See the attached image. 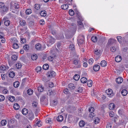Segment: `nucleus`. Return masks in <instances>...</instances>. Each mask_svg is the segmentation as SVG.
I'll return each instance as SVG.
<instances>
[{
    "instance_id": "nucleus-1",
    "label": "nucleus",
    "mask_w": 128,
    "mask_h": 128,
    "mask_svg": "<svg viewBox=\"0 0 128 128\" xmlns=\"http://www.w3.org/2000/svg\"><path fill=\"white\" fill-rule=\"evenodd\" d=\"M77 14V16L80 20V21H77L78 23V25L80 26L79 27V28L80 29L84 28V25L83 23H82V22L83 20V19H82L80 16V14L78 12H77L76 13Z\"/></svg>"
},
{
    "instance_id": "nucleus-2",
    "label": "nucleus",
    "mask_w": 128,
    "mask_h": 128,
    "mask_svg": "<svg viewBox=\"0 0 128 128\" xmlns=\"http://www.w3.org/2000/svg\"><path fill=\"white\" fill-rule=\"evenodd\" d=\"M73 64L74 65V68H80L81 64L80 61L74 59L72 61Z\"/></svg>"
},
{
    "instance_id": "nucleus-3",
    "label": "nucleus",
    "mask_w": 128,
    "mask_h": 128,
    "mask_svg": "<svg viewBox=\"0 0 128 128\" xmlns=\"http://www.w3.org/2000/svg\"><path fill=\"white\" fill-rule=\"evenodd\" d=\"M93 50V52L95 54L94 56L95 55L96 56H98V58H99L101 55V51L99 49V47H97L96 48H94Z\"/></svg>"
},
{
    "instance_id": "nucleus-4",
    "label": "nucleus",
    "mask_w": 128,
    "mask_h": 128,
    "mask_svg": "<svg viewBox=\"0 0 128 128\" xmlns=\"http://www.w3.org/2000/svg\"><path fill=\"white\" fill-rule=\"evenodd\" d=\"M0 8L4 12H7L8 10V7L5 6L4 3L2 2H0Z\"/></svg>"
},
{
    "instance_id": "nucleus-5",
    "label": "nucleus",
    "mask_w": 128,
    "mask_h": 128,
    "mask_svg": "<svg viewBox=\"0 0 128 128\" xmlns=\"http://www.w3.org/2000/svg\"><path fill=\"white\" fill-rule=\"evenodd\" d=\"M54 39L52 36H49V41H47V46H50L54 42Z\"/></svg>"
},
{
    "instance_id": "nucleus-6",
    "label": "nucleus",
    "mask_w": 128,
    "mask_h": 128,
    "mask_svg": "<svg viewBox=\"0 0 128 128\" xmlns=\"http://www.w3.org/2000/svg\"><path fill=\"white\" fill-rule=\"evenodd\" d=\"M47 74L48 77L52 78L55 76L56 73L53 70H50L48 72Z\"/></svg>"
},
{
    "instance_id": "nucleus-7",
    "label": "nucleus",
    "mask_w": 128,
    "mask_h": 128,
    "mask_svg": "<svg viewBox=\"0 0 128 128\" xmlns=\"http://www.w3.org/2000/svg\"><path fill=\"white\" fill-rule=\"evenodd\" d=\"M9 67L6 66L2 65L0 67V70L1 72H4L8 70Z\"/></svg>"
},
{
    "instance_id": "nucleus-8",
    "label": "nucleus",
    "mask_w": 128,
    "mask_h": 128,
    "mask_svg": "<svg viewBox=\"0 0 128 128\" xmlns=\"http://www.w3.org/2000/svg\"><path fill=\"white\" fill-rule=\"evenodd\" d=\"M78 44L79 45H80L82 44L84 42V37H82L80 38H79L78 40Z\"/></svg>"
},
{
    "instance_id": "nucleus-9",
    "label": "nucleus",
    "mask_w": 128,
    "mask_h": 128,
    "mask_svg": "<svg viewBox=\"0 0 128 128\" xmlns=\"http://www.w3.org/2000/svg\"><path fill=\"white\" fill-rule=\"evenodd\" d=\"M28 118L30 120H32L34 118V114L32 112L30 113L28 115Z\"/></svg>"
},
{
    "instance_id": "nucleus-10",
    "label": "nucleus",
    "mask_w": 128,
    "mask_h": 128,
    "mask_svg": "<svg viewBox=\"0 0 128 128\" xmlns=\"http://www.w3.org/2000/svg\"><path fill=\"white\" fill-rule=\"evenodd\" d=\"M100 69V66L97 64L95 65H94L93 66V69L94 71H98Z\"/></svg>"
},
{
    "instance_id": "nucleus-11",
    "label": "nucleus",
    "mask_w": 128,
    "mask_h": 128,
    "mask_svg": "<svg viewBox=\"0 0 128 128\" xmlns=\"http://www.w3.org/2000/svg\"><path fill=\"white\" fill-rule=\"evenodd\" d=\"M122 60V57L120 56H118L115 58V60L117 62H120Z\"/></svg>"
},
{
    "instance_id": "nucleus-12",
    "label": "nucleus",
    "mask_w": 128,
    "mask_h": 128,
    "mask_svg": "<svg viewBox=\"0 0 128 128\" xmlns=\"http://www.w3.org/2000/svg\"><path fill=\"white\" fill-rule=\"evenodd\" d=\"M112 90L111 89H109L108 90H107L106 91V92L107 94L109 96H111L110 97H111L112 95Z\"/></svg>"
},
{
    "instance_id": "nucleus-13",
    "label": "nucleus",
    "mask_w": 128,
    "mask_h": 128,
    "mask_svg": "<svg viewBox=\"0 0 128 128\" xmlns=\"http://www.w3.org/2000/svg\"><path fill=\"white\" fill-rule=\"evenodd\" d=\"M116 81L117 83L118 84H120L123 81V79L121 77H118L116 79Z\"/></svg>"
},
{
    "instance_id": "nucleus-14",
    "label": "nucleus",
    "mask_w": 128,
    "mask_h": 128,
    "mask_svg": "<svg viewBox=\"0 0 128 128\" xmlns=\"http://www.w3.org/2000/svg\"><path fill=\"white\" fill-rule=\"evenodd\" d=\"M35 48L36 50H41L42 48V46L40 44H37L35 45Z\"/></svg>"
},
{
    "instance_id": "nucleus-15",
    "label": "nucleus",
    "mask_w": 128,
    "mask_h": 128,
    "mask_svg": "<svg viewBox=\"0 0 128 128\" xmlns=\"http://www.w3.org/2000/svg\"><path fill=\"white\" fill-rule=\"evenodd\" d=\"M3 21H4V24L6 26H8L9 25L10 21L9 20L4 18Z\"/></svg>"
},
{
    "instance_id": "nucleus-16",
    "label": "nucleus",
    "mask_w": 128,
    "mask_h": 128,
    "mask_svg": "<svg viewBox=\"0 0 128 128\" xmlns=\"http://www.w3.org/2000/svg\"><path fill=\"white\" fill-rule=\"evenodd\" d=\"M57 120L59 122H61L63 120V117L62 115H59L57 118Z\"/></svg>"
},
{
    "instance_id": "nucleus-17",
    "label": "nucleus",
    "mask_w": 128,
    "mask_h": 128,
    "mask_svg": "<svg viewBox=\"0 0 128 128\" xmlns=\"http://www.w3.org/2000/svg\"><path fill=\"white\" fill-rule=\"evenodd\" d=\"M40 14L41 16L44 17L46 15V12L44 10H42L40 12Z\"/></svg>"
},
{
    "instance_id": "nucleus-18",
    "label": "nucleus",
    "mask_w": 128,
    "mask_h": 128,
    "mask_svg": "<svg viewBox=\"0 0 128 128\" xmlns=\"http://www.w3.org/2000/svg\"><path fill=\"white\" fill-rule=\"evenodd\" d=\"M87 81V78L85 77H83L80 79V81L82 83H85Z\"/></svg>"
},
{
    "instance_id": "nucleus-19",
    "label": "nucleus",
    "mask_w": 128,
    "mask_h": 128,
    "mask_svg": "<svg viewBox=\"0 0 128 128\" xmlns=\"http://www.w3.org/2000/svg\"><path fill=\"white\" fill-rule=\"evenodd\" d=\"M28 112V110L26 108L22 109V112L24 115H26L27 114Z\"/></svg>"
},
{
    "instance_id": "nucleus-20",
    "label": "nucleus",
    "mask_w": 128,
    "mask_h": 128,
    "mask_svg": "<svg viewBox=\"0 0 128 128\" xmlns=\"http://www.w3.org/2000/svg\"><path fill=\"white\" fill-rule=\"evenodd\" d=\"M100 64L102 66L105 67L106 66L107 63L105 60H103L101 62Z\"/></svg>"
},
{
    "instance_id": "nucleus-21",
    "label": "nucleus",
    "mask_w": 128,
    "mask_h": 128,
    "mask_svg": "<svg viewBox=\"0 0 128 128\" xmlns=\"http://www.w3.org/2000/svg\"><path fill=\"white\" fill-rule=\"evenodd\" d=\"M115 107V105L114 103H110L109 104V108L110 110H113Z\"/></svg>"
},
{
    "instance_id": "nucleus-22",
    "label": "nucleus",
    "mask_w": 128,
    "mask_h": 128,
    "mask_svg": "<svg viewBox=\"0 0 128 128\" xmlns=\"http://www.w3.org/2000/svg\"><path fill=\"white\" fill-rule=\"evenodd\" d=\"M9 76L11 78H13L15 76V74L13 72H10L8 74Z\"/></svg>"
},
{
    "instance_id": "nucleus-23",
    "label": "nucleus",
    "mask_w": 128,
    "mask_h": 128,
    "mask_svg": "<svg viewBox=\"0 0 128 128\" xmlns=\"http://www.w3.org/2000/svg\"><path fill=\"white\" fill-rule=\"evenodd\" d=\"M68 8V6L66 4H63L61 6V8L63 10H66Z\"/></svg>"
},
{
    "instance_id": "nucleus-24",
    "label": "nucleus",
    "mask_w": 128,
    "mask_h": 128,
    "mask_svg": "<svg viewBox=\"0 0 128 128\" xmlns=\"http://www.w3.org/2000/svg\"><path fill=\"white\" fill-rule=\"evenodd\" d=\"M87 84L89 87H91L92 85V81L91 80H89L87 81Z\"/></svg>"
},
{
    "instance_id": "nucleus-25",
    "label": "nucleus",
    "mask_w": 128,
    "mask_h": 128,
    "mask_svg": "<svg viewBox=\"0 0 128 128\" xmlns=\"http://www.w3.org/2000/svg\"><path fill=\"white\" fill-rule=\"evenodd\" d=\"M128 93L127 90L125 89L123 90L121 92L122 94L124 96L126 95Z\"/></svg>"
},
{
    "instance_id": "nucleus-26",
    "label": "nucleus",
    "mask_w": 128,
    "mask_h": 128,
    "mask_svg": "<svg viewBox=\"0 0 128 128\" xmlns=\"http://www.w3.org/2000/svg\"><path fill=\"white\" fill-rule=\"evenodd\" d=\"M91 39L92 41L94 42H96L97 40V37L96 36H92Z\"/></svg>"
},
{
    "instance_id": "nucleus-27",
    "label": "nucleus",
    "mask_w": 128,
    "mask_h": 128,
    "mask_svg": "<svg viewBox=\"0 0 128 128\" xmlns=\"http://www.w3.org/2000/svg\"><path fill=\"white\" fill-rule=\"evenodd\" d=\"M68 87L70 89L72 90L75 88L74 84L72 83L68 85Z\"/></svg>"
},
{
    "instance_id": "nucleus-28",
    "label": "nucleus",
    "mask_w": 128,
    "mask_h": 128,
    "mask_svg": "<svg viewBox=\"0 0 128 128\" xmlns=\"http://www.w3.org/2000/svg\"><path fill=\"white\" fill-rule=\"evenodd\" d=\"M19 84L20 83L18 81L15 82L13 84L14 86L16 88L18 87L19 86Z\"/></svg>"
},
{
    "instance_id": "nucleus-29",
    "label": "nucleus",
    "mask_w": 128,
    "mask_h": 128,
    "mask_svg": "<svg viewBox=\"0 0 128 128\" xmlns=\"http://www.w3.org/2000/svg\"><path fill=\"white\" fill-rule=\"evenodd\" d=\"M69 48L72 50H74L75 49V46L73 44H72L70 45Z\"/></svg>"
},
{
    "instance_id": "nucleus-30",
    "label": "nucleus",
    "mask_w": 128,
    "mask_h": 128,
    "mask_svg": "<svg viewBox=\"0 0 128 128\" xmlns=\"http://www.w3.org/2000/svg\"><path fill=\"white\" fill-rule=\"evenodd\" d=\"M49 66L47 64H44L42 67L45 70H46L48 69L49 68Z\"/></svg>"
},
{
    "instance_id": "nucleus-31",
    "label": "nucleus",
    "mask_w": 128,
    "mask_h": 128,
    "mask_svg": "<svg viewBox=\"0 0 128 128\" xmlns=\"http://www.w3.org/2000/svg\"><path fill=\"white\" fill-rule=\"evenodd\" d=\"M19 108V105L18 104L16 103L14 104V108L16 110H18Z\"/></svg>"
},
{
    "instance_id": "nucleus-32",
    "label": "nucleus",
    "mask_w": 128,
    "mask_h": 128,
    "mask_svg": "<svg viewBox=\"0 0 128 128\" xmlns=\"http://www.w3.org/2000/svg\"><path fill=\"white\" fill-rule=\"evenodd\" d=\"M80 78V76L78 74H76L74 76V79L75 80L77 81Z\"/></svg>"
},
{
    "instance_id": "nucleus-33",
    "label": "nucleus",
    "mask_w": 128,
    "mask_h": 128,
    "mask_svg": "<svg viewBox=\"0 0 128 128\" xmlns=\"http://www.w3.org/2000/svg\"><path fill=\"white\" fill-rule=\"evenodd\" d=\"M95 119L94 120V122L96 124H98L100 122V119L98 117H95L94 118Z\"/></svg>"
},
{
    "instance_id": "nucleus-34",
    "label": "nucleus",
    "mask_w": 128,
    "mask_h": 128,
    "mask_svg": "<svg viewBox=\"0 0 128 128\" xmlns=\"http://www.w3.org/2000/svg\"><path fill=\"white\" fill-rule=\"evenodd\" d=\"M33 92V91L31 89H28L27 91V93L28 94L30 95L32 94Z\"/></svg>"
},
{
    "instance_id": "nucleus-35",
    "label": "nucleus",
    "mask_w": 128,
    "mask_h": 128,
    "mask_svg": "<svg viewBox=\"0 0 128 128\" xmlns=\"http://www.w3.org/2000/svg\"><path fill=\"white\" fill-rule=\"evenodd\" d=\"M32 11L30 9H28L26 11V14L29 15L32 13Z\"/></svg>"
},
{
    "instance_id": "nucleus-36",
    "label": "nucleus",
    "mask_w": 128,
    "mask_h": 128,
    "mask_svg": "<svg viewBox=\"0 0 128 128\" xmlns=\"http://www.w3.org/2000/svg\"><path fill=\"white\" fill-rule=\"evenodd\" d=\"M79 125L80 127H83L85 125L84 122L83 120L80 121L79 123Z\"/></svg>"
},
{
    "instance_id": "nucleus-37",
    "label": "nucleus",
    "mask_w": 128,
    "mask_h": 128,
    "mask_svg": "<svg viewBox=\"0 0 128 128\" xmlns=\"http://www.w3.org/2000/svg\"><path fill=\"white\" fill-rule=\"evenodd\" d=\"M8 100L10 101L13 102L15 100V98L13 96H10L8 98Z\"/></svg>"
},
{
    "instance_id": "nucleus-38",
    "label": "nucleus",
    "mask_w": 128,
    "mask_h": 128,
    "mask_svg": "<svg viewBox=\"0 0 128 128\" xmlns=\"http://www.w3.org/2000/svg\"><path fill=\"white\" fill-rule=\"evenodd\" d=\"M44 89V87L42 86H40L38 88V90L39 92H42L43 91Z\"/></svg>"
},
{
    "instance_id": "nucleus-39",
    "label": "nucleus",
    "mask_w": 128,
    "mask_h": 128,
    "mask_svg": "<svg viewBox=\"0 0 128 128\" xmlns=\"http://www.w3.org/2000/svg\"><path fill=\"white\" fill-rule=\"evenodd\" d=\"M95 114L93 112H91V113H90L89 115V116L90 117L92 118H95Z\"/></svg>"
},
{
    "instance_id": "nucleus-40",
    "label": "nucleus",
    "mask_w": 128,
    "mask_h": 128,
    "mask_svg": "<svg viewBox=\"0 0 128 128\" xmlns=\"http://www.w3.org/2000/svg\"><path fill=\"white\" fill-rule=\"evenodd\" d=\"M19 46L16 43H14L13 45V48L15 49H16L18 48Z\"/></svg>"
},
{
    "instance_id": "nucleus-41",
    "label": "nucleus",
    "mask_w": 128,
    "mask_h": 128,
    "mask_svg": "<svg viewBox=\"0 0 128 128\" xmlns=\"http://www.w3.org/2000/svg\"><path fill=\"white\" fill-rule=\"evenodd\" d=\"M37 58V56L36 54H33L31 56V58L33 60H35Z\"/></svg>"
},
{
    "instance_id": "nucleus-42",
    "label": "nucleus",
    "mask_w": 128,
    "mask_h": 128,
    "mask_svg": "<svg viewBox=\"0 0 128 128\" xmlns=\"http://www.w3.org/2000/svg\"><path fill=\"white\" fill-rule=\"evenodd\" d=\"M15 66L18 69L22 67V65L20 63H18L16 64Z\"/></svg>"
},
{
    "instance_id": "nucleus-43",
    "label": "nucleus",
    "mask_w": 128,
    "mask_h": 128,
    "mask_svg": "<svg viewBox=\"0 0 128 128\" xmlns=\"http://www.w3.org/2000/svg\"><path fill=\"white\" fill-rule=\"evenodd\" d=\"M7 123V121L5 120H3L1 122V124L2 126L5 125Z\"/></svg>"
},
{
    "instance_id": "nucleus-44",
    "label": "nucleus",
    "mask_w": 128,
    "mask_h": 128,
    "mask_svg": "<svg viewBox=\"0 0 128 128\" xmlns=\"http://www.w3.org/2000/svg\"><path fill=\"white\" fill-rule=\"evenodd\" d=\"M40 5L38 4H36L34 5V8L36 10H39L40 8Z\"/></svg>"
},
{
    "instance_id": "nucleus-45",
    "label": "nucleus",
    "mask_w": 128,
    "mask_h": 128,
    "mask_svg": "<svg viewBox=\"0 0 128 128\" xmlns=\"http://www.w3.org/2000/svg\"><path fill=\"white\" fill-rule=\"evenodd\" d=\"M42 70V68L40 66H38L35 69V70H36V72L37 73L38 72H40Z\"/></svg>"
},
{
    "instance_id": "nucleus-46",
    "label": "nucleus",
    "mask_w": 128,
    "mask_h": 128,
    "mask_svg": "<svg viewBox=\"0 0 128 128\" xmlns=\"http://www.w3.org/2000/svg\"><path fill=\"white\" fill-rule=\"evenodd\" d=\"M118 113L120 115H122L124 114V111L123 110H119L118 111Z\"/></svg>"
},
{
    "instance_id": "nucleus-47",
    "label": "nucleus",
    "mask_w": 128,
    "mask_h": 128,
    "mask_svg": "<svg viewBox=\"0 0 128 128\" xmlns=\"http://www.w3.org/2000/svg\"><path fill=\"white\" fill-rule=\"evenodd\" d=\"M17 58V56L15 55H13L12 57V60L14 61L16 60Z\"/></svg>"
},
{
    "instance_id": "nucleus-48",
    "label": "nucleus",
    "mask_w": 128,
    "mask_h": 128,
    "mask_svg": "<svg viewBox=\"0 0 128 128\" xmlns=\"http://www.w3.org/2000/svg\"><path fill=\"white\" fill-rule=\"evenodd\" d=\"M20 24L21 26H24L26 24V22L24 20H21L20 22Z\"/></svg>"
},
{
    "instance_id": "nucleus-49",
    "label": "nucleus",
    "mask_w": 128,
    "mask_h": 128,
    "mask_svg": "<svg viewBox=\"0 0 128 128\" xmlns=\"http://www.w3.org/2000/svg\"><path fill=\"white\" fill-rule=\"evenodd\" d=\"M46 98V95L45 94L42 95L40 98V101L42 102H43Z\"/></svg>"
},
{
    "instance_id": "nucleus-50",
    "label": "nucleus",
    "mask_w": 128,
    "mask_h": 128,
    "mask_svg": "<svg viewBox=\"0 0 128 128\" xmlns=\"http://www.w3.org/2000/svg\"><path fill=\"white\" fill-rule=\"evenodd\" d=\"M69 13L70 15L71 16H73L74 14V11L72 10H69Z\"/></svg>"
},
{
    "instance_id": "nucleus-51",
    "label": "nucleus",
    "mask_w": 128,
    "mask_h": 128,
    "mask_svg": "<svg viewBox=\"0 0 128 128\" xmlns=\"http://www.w3.org/2000/svg\"><path fill=\"white\" fill-rule=\"evenodd\" d=\"M72 26H73V27H71L72 28H73L74 30H76V24L74 23H72L71 24Z\"/></svg>"
},
{
    "instance_id": "nucleus-52",
    "label": "nucleus",
    "mask_w": 128,
    "mask_h": 128,
    "mask_svg": "<svg viewBox=\"0 0 128 128\" xmlns=\"http://www.w3.org/2000/svg\"><path fill=\"white\" fill-rule=\"evenodd\" d=\"M94 62V60L92 58H90L88 60V63L90 65L92 64Z\"/></svg>"
},
{
    "instance_id": "nucleus-53",
    "label": "nucleus",
    "mask_w": 128,
    "mask_h": 128,
    "mask_svg": "<svg viewBox=\"0 0 128 128\" xmlns=\"http://www.w3.org/2000/svg\"><path fill=\"white\" fill-rule=\"evenodd\" d=\"M94 108L90 107L89 108L88 111L91 113V112H93L94 111Z\"/></svg>"
},
{
    "instance_id": "nucleus-54",
    "label": "nucleus",
    "mask_w": 128,
    "mask_h": 128,
    "mask_svg": "<svg viewBox=\"0 0 128 128\" xmlns=\"http://www.w3.org/2000/svg\"><path fill=\"white\" fill-rule=\"evenodd\" d=\"M116 50V48L114 46H112L110 48L111 51L113 52H115Z\"/></svg>"
},
{
    "instance_id": "nucleus-55",
    "label": "nucleus",
    "mask_w": 128,
    "mask_h": 128,
    "mask_svg": "<svg viewBox=\"0 0 128 128\" xmlns=\"http://www.w3.org/2000/svg\"><path fill=\"white\" fill-rule=\"evenodd\" d=\"M64 38L63 34H60V36L58 38L59 40H61L63 39Z\"/></svg>"
},
{
    "instance_id": "nucleus-56",
    "label": "nucleus",
    "mask_w": 128,
    "mask_h": 128,
    "mask_svg": "<svg viewBox=\"0 0 128 128\" xmlns=\"http://www.w3.org/2000/svg\"><path fill=\"white\" fill-rule=\"evenodd\" d=\"M4 98H5L4 96L2 95H0V101H3Z\"/></svg>"
},
{
    "instance_id": "nucleus-57",
    "label": "nucleus",
    "mask_w": 128,
    "mask_h": 128,
    "mask_svg": "<svg viewBox=\"0 0 128 128\" xmlns=\"http://www.w3.org/2000/svg\"><path fill=\"white\" fill-rule=\"evenodd\" d=\"M32 104L33 106L36 107L38 105V103L36 101H34Z\"/></svg>"
},
{
    "instance_id": "nucleus-58",
    "label": "nucleus",
    "mask_w": 128,
    "mask_h": 128,
    "mask_svg": "<svg viewBox=\"0 0 128 128\" xmlns=\"http://www.w3.org/2000/svg\"><path fill=\"white\" fill-rule=\"evenodd\" d=\"M64 92L66 94H68L69 92L68 89L67 88H66L65 90H64Z\"/></svg>"
},
{
    "instance_id": "nucleus-59",
    "label": "nucleus",
    "mask_w": 128,
    "mask_h": 128,
    "mask_svg": "<svg viewBox=\"0 0 128 128\" xmlns=\"http://www.w3.org/2000/svg\"><path fill=\"white\" fill-rule=\"evenodd\" d=\"M24 49L26 50H28L29 47L28 45H25V46H24L23 47Z\"/></svg>"
},
{
    "instance_id": "nucleus-60",
    "label": "nucleus",
    "mask_w": 128,
    "mask_h": 128,
    "mask_svg": "<svg viewBox=\"0 0 128 128\" xmlns=\"http://www.w3.org/2000/svg\"><path fill=\"white\" fill-rule=\"evenodd\" d=\"M109 116L111 117H113L114 115V113L112 111L110 112L109 113Z\"/></svg>"
},
{
    "instance_id": "nucleus-61",
    "label": "nucleus",
    "mask_w": 128,
    "mask_h": 128,
    "mask_svg": "<svg viewBox=\"0 0 128 128\" xmlns=\"http://www.w3.org/2000/svg\"><path fill=\"white\" fill-rule=\"evenodd\" d=\"M83 88L82 87H79L78 88L77 92H81L83 90Z\"/></svg>"
},
{
    "instance_id": "nucleus-62",
    "label": "nucleus",
    "mask_w": 128,
    "mask_h": 128,
    "mask_svg": "<svg viewBox=\"0 0 128 128\" xmlns=\"http://www.w3.org/2000/svg\"><path fill=\"white\" fill-rule=\"evenodd\" d=\"M46 122L47 123H50L51 122V118H47L46 120Z\"/></svg>"
},
{
    "instance_id": "nucleus-63",
    "label": "nucleus",
    "mask_w": 128,
    "mask_h": 128,
    "mask_svg": "<svg viewBox=\"0 0 128 128\" xmlns=\"http://www.w3.org/2000/svg\"><path fill=\"white\" fill-rule=\"evenodd\" d=\"M48 59L49 61H52L53 60L54 58L50 56H48Z\"/></svg>"
},
{
    "instance_id": "nucleus-64",
    "label": "nucleus",
    "mask_w": 128,
    "mask_h": 128,
    "mask_svg": "<svg viewBox=\"0 0 128 128\" xmlns=\"http://www.w3.org/2000/svg\"><path fill=\"white\" fill-rule=\"evenodd\" d=\"M4 35L3 33H2V32H0V38L2 39L3 38V39H4Z\"/></svg>"
}]
</instances>
